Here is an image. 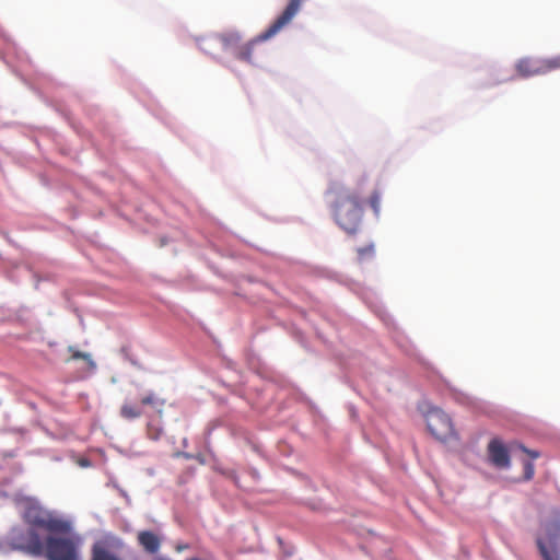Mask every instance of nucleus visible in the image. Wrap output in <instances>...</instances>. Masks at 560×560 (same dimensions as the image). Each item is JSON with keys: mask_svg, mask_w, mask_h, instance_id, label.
I'll return each instance as SVG.
<instances>
[{"mask_svg": "<svg viewBox=\"0 0 560 560\" xmlns=\"http://www.w3.org/2000/svg\"><path fill=\"white\" fill-rule=\"evenodd\" d=\"M363 179L358 180L355 187H345L332 182L327 195L331 197L330 212L336 224L349 235L357 234L362 225L364 203L366 202L374 215L380 217L382 192L375 188L366 197L363 190Z\"/></svg>", "mask_w": 560, "mask_h": 560, "instance_id": "obj_1", "label": "nucleus"}, {"mask_svg": "<svg viewBox=\"0 0 560 560\" xmlns=\"http://www.w3.org/2000/svg\"><path fill=\"white\" fill-rule=\"evenodd\" d=\"M82 539L79 535L49 537L47 539V560H81L80 548ZM124 540L113 534H106L96 539L91 547L90 560H125Z\"/></svg>", "mask_w": 560, "mask_h": 560, "instance_id": "obj_2", "label": "nucleus"}, {"mask_svg": "<svg viewBox=\"0 0 560 560\" xmlns=\"http://www.w3.org/2000/svg\"><path fill=\"white\" fill-rule=\"evenodd\" d=\"M303 1L304 0H290L281 14L261 34L249 43L238 46L235 51V57L242 61L250 63L253 61L252 56L254 46L259 42L270 39L288 26L292 22L293 18L299 13Z\"/></svg>", "mask_w": 560, "mask_h": 560, "instance_id": "obj_3", "label": "nucleus"}, {"mask_svg": "<svg viewBox=\"0 0 560 560\" xmlns=\"http://www.w3.org/2000/svg\"><path fill=\"white\" fill-rule=\"evenodd\" d=\"M536 545L542 560H560V514L540 524Z\"/></svg>", "mask_w": 560, "mask_h": 560, "instance_id": "obj_4", "label": "nucleus"}, {"mask_svg": "<svg viewBox=\"0 0 560 560\" xmlns=\"http://www.w3.org/2000/svg\"><path fill=\"white\" fill-rule=\"evenodd\" d=\"M26 517L27 522L33 527L43 528L50 534L46 539L49 537H65L75 535L71 532V525L69 522L55 517L48 513L40 511H30Z\"/></svg>", "mask_w": 560, "mask_h": 560, "instance_id": "obj_5", "label": "nucleus"}, {"mask_svg": "<svg viewBox=\"0 0 560 560\" xmlns=\"http://www.w3.org/2000/svg\"><path fill=\"white\" fill-rule=\"evenodd\" d=\"M10 542L14 549L25 551L30 555H46L47 540L44 544L34 528H30L26 530L14 529L11 533Z\"/></svg>", "mask_w": 560, "mask_h": 560, "instance_id": "obj_6", "label": "nucleus"}, {"mask_svg": "<svg viewBox=\"0 0 560 560\" xmlns=\"http://www.w3.org/2000/svg\"><path fill=\"white\" fill-rule=\"evenodd\" d=\"M429 431L439 440H445L454 434L451 418L441 409L432 408L425 415Z\"/></svg>", "mask_w": 560, "mask_h": 560, "instance_id": "obj_7", "label": "nucleus"}, {"mask_svg": "<svg viewBox=\"0 0 560 560\" xmlns=\"http://www.w3.org/2000/svg\"><path fill=\"white\" fill-rule=\"evenodd\" d=\"M242 36L238 32L230 31L213 36L205 37L200 42V48L210 55H215L218 51L217 45L220 44L224 50H234L240 46Z\"/></svg>", "mask_w": 560, "mask_h": 560, "instance_id": "obj_8", "label": "nucleus"}, {"mask_svg": "<svg viewBox=\"0 0 560 560\" xmlns=\"http://www.w3.org/2000/svg\"><path fill=\"white\" fill-rule=\"evenodd\" d=\"M490 463L500 469H506L511 466V458L506 446L499 439H492L487 447Z\"/></svg>", "mask_w": 560, "mask_h": 560, "instance_id": "obj_9", "label": "nucleus"}, {"mask_svg": "<svg viewBox=\"0 0 560 560\" xmlns=\"http://www.w3.org/2000/svg\"><path fill=\"white\" fill-rule=\"evenodd\" d=\"M515 69L522 78L544 74L541 58H522L515 65Z\"/></svg>", "mask_w": 560, "mask_h": 560, "instance_id": "obj_10", "label": "nucleus"}, {"mask_svg": "<svg viewBox=\"0 0 560 560\" xmlns=\"http://www.w3.org/2000/svg\"><path fill=\"white\" fill-rule=\"evenodd\" d=\"M137 540L148 553H156L161 547V538L151 530L139 532Z\"/></svg>", "mask_w": 560, "mask_h": 560, "instance_id": "obj_11", "label": "nucleus"}, {"mask_svg": "<svg viewBox=\"0 0 560 560\" xmlns=\"http://www.w3.org/2000/svg\"><path fill=\"white\" fill-rule=\"evenodd\" d=\"M142 415V409L137 405L125 402L120 408V416L127 420L140 418Z\"/></svg>", "mask_w": 560, "mask_h": 560, "instance_id": "obj_12", "label": "nucleus"}, {"mask_svg": "<svg viewBox=\"0 0 560 560\" xmlns=\"http://www.w3.org/2000/svg\"><path fill=\"white\" fill-rule=\"evenodd\" d=\"M68 351L71 353V355L67 360V362L71 361V360H79V359H81V360H84L86 362V364L89 366V370H91V371L95 370L96 364L93 361L91 354L82 352V351H79L74 347H71V346L68 348Z\"/></svg>", "mask_w": 560, "mask_h": 560, "instance_id": "obj_13", "label": "nucleus"}, {"mask_svg": "<svg viewBox=\"0 0 560 560\" xmlns=\"http://www.w3.org/2000/svg\"><path fill=\"white\" fill-rule=\"evenodd\" d=\"M542 68H544V74L559 70L560 69V55L549 57V58H541Z\"/></svg>", "mask_w": 560, "mask_h": 560, "instance_id": "obj_14", "label": "nucleus"}, {"mask_svg": "<svg viewBox=\"0 0 560 560\" xmlns=\"http://www.w3.org/2000/svg\"><path fill=\"white\" fill-rule=\"evenodd\" d=\"M142 406H151L153 408L159 407L160 409L164 405L163 400H160L154 393H148L141 398Z\"/></svg>", "mask_w": 560, "mask_h": 560, "instance_id": "obj_15", "label": "nucleus"}, {"mask_svg": "<svg viewBox=\"0 0 560 560\" xmlns=\"http://www.w3.org/2000/svg\"><path fill=\"white\" fill-rule=\"evenodd\" d=\"M524 480H532L535 475V466L530 460L524 462Z\"/></svg>", "mask_w": 560, "mask_h": 560, "instance_id": "obj_16", "label": "nucleus"}, {"mask_svg": "<svg viewBox=\"0 0 560 560\" xmlns=\"http://www.w3.org/2000/svg\"><path fill=\"white\" fill-rule=\"evenodd\" d=\"M374 253V247L373 245H369V246H365V247H360L358 248V256H359V259L360 260H363L365 259L366 257H370L372 256Z\"/></svg>", "mask_w": 560, "mask_h": 560, "instance_id": "obj_17", "label": "nucleus"}, {"mask_svg": "<svg viewBox=\"0 0 560 560\" xmlns=\"http://www.w3.org/2000/svg\"><path fill=\"white\" fill-rule=\"evenodd\" d=\"M521 450L524 453H526L528 456H530V458H533V459H536V458H538L540 456L539 452L529 450V448H527V447H525L523 445H521Z\"/></svg>", "mask_w": 560, "mask_h": 560, "instance_id": "obj_18", "label": "nucleus"}, {"mask_svg": "<svg viewBox=\"0 0 560 560\" xmlns=\"http://www.w3.org/2000/svg\"><path fill=\"white\" fill-rule=\"evenodd\" d=\"M148 434L151 439L156 440L160 436L159 430H153V427L151 424L148 425Z\"/></svg>", "mask_w": 560, "mask_h": 560, "instance_id": "obj_19", "label": "nucleus"}, {"mask_svg": "<svg viewBox=\"0 0 560 560\" xmlns=\"http://www.w3.org/2000/svg\"><path fill=\"white\" fill-rule=\"evenodd\" d=\"M188 548H189V546L187 544H178V545L175 546V550L177 552H182V551H184V550H186Z\"/></svg>", "mask_w": 560, "mask_h": 560, "instance_id": "obj_20", "label": "nucleus"}, {"mask_svg": "<svg viewBox=\"0 0 560 560\" xmlns=\"http://www.w3.org/2000/svg\"><path fill=\"white\" fill-rule=\"evenodd\" d=\"M154 560H171V559L165 558V557H158V558H155Z\"/></svg>", "mask_w": 560, "mask_h": 560, "instance_id": "obj_21", "label": "nucleus"}, {"mask_svg": "<svg viewBox=\"0 0 560 560\" xmlns=\"http://www.w3.org/2000/svg\"><path fill=\"white\" fill-rule=\"evenodd\" d=\"M82 465H83V466H86V465H88V462H86V460L82 462Z\"/></svg>", "mask_w": 560, "mask_h": 560, "instance_id": "obj_22", "label": "nucleus"}]
</instances>
